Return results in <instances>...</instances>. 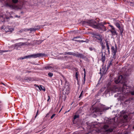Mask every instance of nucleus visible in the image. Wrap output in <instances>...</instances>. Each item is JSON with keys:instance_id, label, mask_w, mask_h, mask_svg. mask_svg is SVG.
<instances>
[{"instance_id": "obj_45", "label": "nucleus", "mask_w": 134, "mask_h": 134, "mask_svg": "<svg viewBox=\"0 0 134 134\" xmlns=\"http://www.w3.org/2000/svg\"><path fill=\"white\" fill-rule=\"evenodd\" d=\"M38 110H37V111L36 115L35 117V118H36V117L37 115L38 114Z\"/></svg>"}, {"instance_id": "obj_34", "label": "nucleus", "mask_w": 134, "mask_h": 134, "mask_svg": "<svg viewBox=\"0 0 134 134\" xmlns=\"http://www.w3.org/2000/svg\"><path fill=\"white\" fill-rule=\"evenodd\" d=\"M48 75L49 76L51 77L53 76V74L52 73L49 72L48 73Z\"/></svg>"}, {"instance_id": "obj_5", "label": "nucleus", "mask_w": 134, "mask_h": 134, "mask_svg": "<svg viewBox=\"0 0 134 134\" xmlns=\"http://www.w3.org/2000/svg\"><path fill=\"white\" fill-rule=\"evenodd\" d=\"M46 55V54L44 53H40L33 54L32 55L26 56H25V59L30 58L32 57H33L34 58H35L37 57H43V56H45Z\"/></svg>"}, {"instance_id": "obj_46", "label": "nucleus", "mask_w": 134, "mask_h": 134, "mask_svg": "<svg viewBox=\"0 0 134 134\" xmlns=\"http://www.w3.org/2000/svg\"><path fill=\"white\" fill-rule=\"evenodd\" d=\"M25 59V57H21L20 58V59Z\"/></svg>"}, {"instance_id": "obj_29", "label": "nucleus", "mask_w": 134, "mask_h": 134, "mask_svg": "<svg viewBox=\"0 0 134 134\" xmlns=\"http://www.w3.org/2000/svg\"><path fill=\"white\" fill-rule=\"evenodd\" d=\"M116 53H115L114 54V53H113V57L111 58L113 59H114V60L116 58Z\"/></svg>"}, {"instance_id": "obj_28", "label": "nucleus", "mask_w": 134, "mask_h": 134, "mask_svg": "<svg viewBox=\"0 0 134 134\" xmlns=\"http://www.w3.org/2000/svg\"><path fill=\"white\" fill-rule=\"evenodd\" d=\"M100 43L101 45V46H102V48H103V43L102 41V39H101V40H100Z\"/></svg>"}, {"instance_id": "obj_43", "label": "nucleus", "mask_w": 134, "mask_h": 134, "mask_svg": "<svg viewBox=\"0 0 134 134\" xmlns=\"http://www.w3.org/2000/svg\"><path fill=\"white\" fill-rule=\"evenodd\" d=\"M85 74L84 76V81H83V83L84 84V83L85 82Z\"/></svg>"}, {"instance_id": "obj_49", "label": "nucleus", "mask_w": 134, "mask_h": 134, "mask_svg": "<svg viewBox=\"0 0 134 134\" xmlns=\"http://www.w3.org/2000/svg\"><path fill=\"white\" fill-rule=\"evenodd\" d=\"M126 76H129V74L126 73Z\"/></svg>"}, {"instance_id": "obj_36", "label": "nucleus", "mask_w": 134, "mask_h": 134, "mask_svg": "<svg viewBox=\"0 0 134 134\" xmlns=\"http://www.w3.org/2000/svg\"><path fill=\"white\" fill-rule=\"evenodd\" d=\"M8 51H2L1 50H0V53H2L3 52H7Z\"/></svg>"}, {"instance_id": "obj_15", "label": "nucleus", "mask_w": 134, "mask_h": 134, "mask_svg": "<svg viewBox=\"0 0 134 134\" xmlns=\"http://www.w3.org/2000/svg\"><path fill=\"white\" fill-rule=\"evenodd\" d=\"M95 38L97 39L99 41L102 39L101 35L99 34L97 35H95Z\"/></svg>"}, {"instance_id": "obj_7", "label": "nucleus", "mask_w": 134, "mask_h": 134, "mask_svg": "<svg viewBox=\"0 0 134 134\" xmlns=\"http://www.w3.org/2000/svg\"><path fill=\"white\" fill-rule=\"evenodd\" d=\"M43 27V26H39L37 25L35 26L34 28H30L29 29H24V31H29V30L30 31V32L32 31H35L37 30H38L40 29L41 27Z\"/></svg>"}, {"instance_id": "obj_23", "label": "nucleus", "mask_w": 134, "mask_h": 134, "mask_svg": "<svg viewBox=\"0 0 134 134\" xmlns=\"http://www.w3.org/2000/svg\"><path fill=\"white\" fill-rule=\"evenodd\" d=\"M104 68H103L102 69H100V71L101 72H100V73L101 74L102 73H102L103 74H104L105 73V70H104Z\"/></svg>"}, {"instance_id": "obj_16", "label": "nucleus", "mask_w": 134, "mask_h": 134, "mask_svg": "<svg viewBox=\"0 0 134 134\" xmlns=\"http://www.w3.org/2000/svg\"><path fill=\"white\" fill-rule=\"evenodd\" d=\"M76 57L82 58H84V55L82 54L79 53L77 52V54Z\"/></svg>"}, {"instance_id": "obj_55", "label": "nucleus", "mask_w": 134, "mask_h": 134, "mask_svg": "<svg viewBox=\"0 0 134 134\" xmlns=\"http://www.w3.org/2000/svg\"><path fill=\"white\" fill-rule=\"evenodd\" d=\"M7 19H8V17L7 18Z\"/></svg>"}, {"instance_id": "obj_56", "label": "nucleus", "mask_w": 134, "mask_h": 134, "mask_svg": "<svg viewBox=\"0 0 134 134\" xmlns=\"http://www.w3.org/2000/svg\"><path fill=\"white\" fill-rule=\"evenodd\" d=\"M1 103V101H0V103Z\"/></svg>"}, {"instance_id": "obj_6", "label": "nucleus", "mask_w": 134, "mask_h": 134, "mask_svg": "<svg viewBox=\"0 0 134 134\" xmlns=\"http://www.w3.org/2000/svg\"><path fill=\"white\" fill-rule=\"evenodd\" d=\"M12 1L13 4L8 3L7 4V5L10 8L13 9H15L17 8V7L14 4L17 3L18 2V0H12Z\"/></svg>"}, {"instance_id": "obj_26", "label": "nucleus", "mask_w": 134, "mask_h": 134, "mask_svg": "<svg viewBox=\"0 0 134 134\" xmlns=\"http://www.w3.org/2000/svg\"><path fill=\"white\" fill-rule=\"evenodd\" d=\"M130 93L132 95H134V89H133L130 91Z\"/></svg>"}, {"instance_id": "obj_50", "label": "nucleus", "mask_w": 134, "mask_h": 134, "mask_svg": "<svg viewBox=\"0 0 134 134\" xmlns=\"http://www.w3.org/2000/svg\"><path fill=\"white\" fill-rule=\"evenodd\" d=\"M2 83V84L3 85H5V84H4V83Z\"/></svg>"}, {"instance_id": "obj_27", "label": "nucleus", "mask_w": 134, "mask_h": 134, "mask_svg": "<svg viewBox=\"0 0 134 134\" xmlns=\"http://www.w3.org/2000/svg\"><path fill=\"white\" fill-rule=\"evenodd\" d=\"M89 49L91 51H96V49L92 47H89Z\"/></svg>"}, {"instance_id": "obj_20", "label": "nucleus", "mask_w": 134, "mask_h": 134, "mask_svg": "<svg viewBox=\"0 0 134 134\" xmlns=\"http://www.w3.org/2000/svg\"><path fill=\"white\" fill-rule=\"evenodd\" d=\"M25 80H26L27 81L29 82L30 81H32L33 80V79L30 77H26L25 79Z\"/></svg>"}, {"instance_id": "obj_19", "label": "nucleus", "mask_w": 134, "mask_h": 134, "mask_svg": "<svg viewBox=\"0 0 134 134\" xmlns=\"http://www.w3.org/2000/svg\"><path fill=\"white\" fill-rule=\"evenodd\" d=\"M105 55H103V54H102V58H101V60L102 62L104 63L105 61Z\"/></svg>"}, {"instance_id": "obj_40", "label": "nucleus", "mask_w": 134, "mask_h": 134, "mask_svg": "<svg viewBox=\"0 0 134 134\" xmlns=\"http://www.w3.org/2000/svg\"><path fill=\"white\" fill-rule=\"evenodd\" d=\"M78 116L77 115H75L74 116V119L75 120L76 118H78Z\"/></svg>"}, {"instance_id": "obj_17", "label": "nucleus", "mask_w": 134, "mask_h": 134, "mask_svg": "<svg viewBox=\"0 0 134 134\" xmlns=\"http://www.w3.org/2000/svg\"><path fill=\"white\" fill-rule=\"evenodd\" d=\"M115 22L114 23L115 24L118 28H119L120 27V22L118 21H115Z\"/></svg>"}, {"instance_id": "obj_10", "label": "nucleus", "mask_w": 134, "mask_h": 134, "mask_svg": "<svg viewBox=\"0 0 134 134\" xmlns=\"http://www.w3.org/2000/svg\"><path fill=\"white\" fill-rule=\"evenodd\" d=\"M35 86L36 87V88L37 90H39L40 91L42 90L44 91H45V89L43 86L41 85H40V86H39L36 85H35Z\"/></svg>"}, {"instance_id": "obj_12", "label": "nucleus", "mask_w": 134, "mask_h": 134, "mask_svg": "<svg viewBox=\"0 0 134 134\" xmlns=\"http://www.w3.org/2000/svg\"><path fill=\"white\" fill-rule=\"evenodd\" d=\"M86 124L87 125L89 126L90 128H93L96 127L95 124H90L88 122H86Z\"/></svg>"}, {"instance_id": "obj_24", "label": "nucleus", "mask_w": 134, "mask_h": 134, "mask_svg": "<svg viewBox=\"0 0 134 134\" xmlns=\"http://www.w3.org/2000/svg\"><path fill=\"white\" fill-rule=\"evenodd\" d=\"M26 42H25V43H23V42L20 43H19L18 44V46H21V45H25L26 44Z\"/></svg>"}, {"instance_id": "obj_30", "label": "nucleus", "mask_w": 134, "mask_h": 134, "mask_svg": "<svg viewBox=\"0 0 134 134\" xmlns=\"http://www.w3.org/2000/svg\"><path fill=\"white\" fill-rule=\"evenodd\" d=\"M125 98V96H123L122 97H120V100L123 101L124 100V99Z\"/></svg>"}, {"instance_id": "obj_1", "label": "nucleus", "mask_w": 134, "mask_h": 134, "mask_svg": "<svg viewBox=\"0 0 134 134\" xmlns=\"http://www.w3.org/2000/svg\"><path fill=\"white\" fill-rule=\"evenodd\" d=\"M115 118L112 119H107L106 121L105 122V124L103 128L98 129L97 132L98 133L104 132L108 133L112 132L114 128H115L114 125L115 124Z\"/></svg>"}, {"instance_id": "obj_3", "label": "nucleus", "mask_w": 134, "mask_h": 134, "mask_svg": "<svg viewBox=\"0 0 134 134\" xmlns=\"http://www.w3.org/2000/svg\"><path fill=\"white\" fill-rule=\"evenodd\" d=\"M114 81L116 84L120 83L123 84V87L121 89V91L123 93L125 94L128 92V89L129 87L126 86V79L122 75L119 76L117 79L115 80Z\"/></svg>"}, {"instance_id": "obj_37", "label": "nucleus", "mask_w": 134, "mask_h": 134, "mask_svg": "<svg viewBox=\"0 0 134 134\" xmlns=\"http://www.w3.org/2000/svg\"><path fill=\"white\" fill-rule=\"evenodd\" d=\"M114 60H115L114 59H113L112 58H111L109 61H111V62H113V63L114 61Z\"/></svg>"}, {"instance_id": "obj_21", "label": "nucleus", "mask_w": 134, "mask_h": 134, "mask_svg": "<svg viewBox=\"0 0 134 134\" xmlns=\"http://www.w3.org/2000/svg\"><path fill=\"white\" fill-rule=\"evenodd\" d=\"M106 43L107 49L108 50V52L110 53V51L109 50V47L108 45V41H106Z\"/></svg>"}, {"instance_id": "obj_42", "label": "nucleus", "mask_w": 134, "mask_h": 134, "mask_svg": "<svg viewBox=\"0 0 134 134\" xmlns=\"http://www.w3.org/2000/svg\"><path fill=\"white\" fill-rule=\"evenodd\" d=\"M55 114H53L52 115L51 117V119H52L55 116Z\"/></svg>"}, {"instance_id": "obj_39", "label": "nucleus", "mask_w": 134, "mask_h": 134, "mask_svg": "<svg viewBox=\"0 0 134 134\" xmlns=\"http://www.w3.org/2000/svg\"><path fill=\"white\" fill-rule=\"evenodd\" d=\"M109 26L111 27V29H112V30H114L115 29V28H114V26H113L112 25H109Z\"/></svg>"}, {"instance_id": "obj_47", "label": "nucleus", "mask_w": 134, "mask_h": 134, "mask_svg": "<svg viewBox=\"0 0 134 134\" xmlns=\"http://www.w3.org/2000/svg\"><path fill=\"white\" fill-rule=\"evenodd\" d=\"M48 99L47 100V101H48L50 99V97H49V96H48Z\"/></svg>"}, {"instance_id": "obj_25", "label": "nucleus", "mask_w": 134, "mask_h": 134, "mask_svg": "<svg viewBox=\"0 0 134 134\" xmlns=\"http://www.w3.org/2000/svg\"><path fill=\"white\" fill-rule=\"evenodd\" d=\"M113 63V62H111V61H109V63H108V67L109 68L110 67V66L112 65V64Z\"/></svg>"}, {"instance_id": "obj_48", "label": "nucleus", "mask_w": 134, "mask_h": 134, "mask_svg": "<svg viewBox=\"0 0 134 134\" xmlns=\"http://www.w3.org/2000/svg\"><path fill=\"white\" fill-rule=\"evenodd\" d=\"M15 17H18V18H19V17H20V16H18V15H16L15 16Z\"/></svg>"}, {"instance_id": "obj_2", "label": "nucleus", "mask_w": 134, "mask_h": 134, "mask_svg": "<svg viewBox=\"0 0 134 134\" xmlns=\"http://www.w3.org/2000/svg\"><path fill=\"white\" fill-rule=\"evenodd\" d=\"M83 24H87L93 28L101 30L102 31H105L106 30V27L104 25L106 24L105 22L97 23L94 20H91L83 21Z\"/></svg>"}, {"instance_id": "obj_52", "label": "nucleus", "mask_w": 134, "mask_h": 134, "mask_svg": "<svg viewBox=\"0 0 134 134\" xmlns=\"http://www.w3.org/2000/svg\"><path fill=\"white\" fill-rule=\"evenodd\" d=\"M1 105H0V110H1Z\"/></svg>"}, {"instance_id": "obj_53", "label": "nucleus", "mask_w": 134, "mask_h": 134, "mask_svg": "<svg viewBox=\"0 0 134 134\" xmlns=\"http://www.w3.org/2000/svg\"><path fill=\"white\" fill-rule=\"evenodd\" d=\"M56 67H54V68H56ZM57 68H56V69H57Z\"/></svg>"}, {"instance_id": "obj_38", "label": "nucleus", "mask_w": 134, "mask_h": 134, "mask_svg": "<svg viewBox=\"0 0 134 134\" xmlns=\"http://www.w3.org/2000/svg\"><path fill=\"white\" fill-rule=\"evenodd\" d=\"M83 91H82L81 92V94H80V96H79V98H81V97L82 96V93H83Z\"/></svg>"}, {"instance_id": "obj_8", "label": "nucleus", "mask_w": 134, "mask_h": 134, "mask_svg": "<svg viewBox=\"0 0 134 134\" xmlns=\"http://www.w3.org/2000/svg\"><path fill=\"white\" fill-rule=\"evenodd\" d=\"M64 90H66L67 93H68V91H69L70 88L69 86V84L68 82L66 80H65V84L64 85Z\"/></svg>"}, {"instance_id": "obj_57", "label": "nucleus", "mask_w": 134, "mask_h": 134, "mask_svg": "<svg viewBox=\"0 0 134 134\" xmlns=\"http://www.w3.org/2000/svg\"><path fill=\"white\" fill-rule=\"evenodd\" d=\"M84 71H85V69H84Z\"/></svg>"}, {"instance_id": "obj_51", "label": "nucleus", "mask_w": 134, "mask_h": 134, "mask_svg": "<svg viewBox=\"0 0 134 134\" xmlns=\"http://www.w3.org/2000/svg\"><path fill=\"white\" fill-rule=\"evenodd\" d=\"M48 115H49V113H48V114H47L46 116H47Z\"/></svg>"}, {"instance_id": "obj_41", "label": "nucleus", "mask_w": 134, "mask_h": 134, "mask_svg": "<svg viewBox=\"0 0 134 134\" xmlns=\"http://www.w3.org/2000/svg\"><path fill=\"white\" fill-rule=\"evenodd\" d=\"M72 52H68L67 53V54L69 55H72Z\"/></svg>"}, {"instance_id": "obj_18", "label": "nucleus", "mask_w": 134, "mask_h": 134, "mask_svg": "<svg viewBox=\"0 0 134 134\" xmlns=\"http://www.w3.org/2000/svg\"><path fill=\"white\" fill-rule=\"evenodd\" d=\"M110 31L111 32L113 35H117V34L115 30V29L113 30H110Z\"/></svg>"}, {"instance_id": "obj_32", "label": "nucleus", "mask_w": 134, "mask_h": 134, "mask_svg": "<svg viewBox=\"0 0 134 134\" xmlns=\"http://www.w3.org/2000/svg\"><path fill=\"white\" fill-rule=\"evenodd\" d=\"M78 71H76V74H75V77L76 79H78Z\"/></svg>"}, {"instance_id": "obj_11", "label": "nucleus", "mask_w": 134, "mask_h": 134, "mask_svg": "<svg viewBox=\"0 0 134 134\" xmlns=\"http://www.w3.org/2000/svg\"><path fill=\"white\" fill-rule=\"evenodd\" d=\"M111 90L114 92H115L118 90V89L117 87L114 86L111 88Z\"/></svg>"}, {"instance_id": "obj_33", "label": "nucleus", "mask_w": 134, "mask_h": 134, "mask_svg": "<svg viewBox=\"0 0 134 134\" xmlns=\"http://www.w3.org/2000/svg\"><path fill=\"white\" fill-rule=\"evenodd\" d=\"M75 41L77 42H79L80 43L83 42H85V41H83V40H75Z\"/></svg>"}, {"instance_id": "obj_4", "label": "nucleus", "mask_w": 134, "mask_h": 134, "mask_svg": "<svg viewBox=\"0 0 134 134\" xmlns=\"http://www.w3.org/2000/svg\"><path fill=\"white\" fill-rule=\"evenodd\" d=\"M109 107H101L100 108H96L93 109V112H95L98 114H102L106 111L109 109Z\"/></svg>"}, {"instance_id": "obj_9", "label": "nucleus", "mask_w": 134, "mask_h": 134, "mask_svg": "<svg viewBox=\"0 0 134 134\" xmlns=\"http://www.w3.org/2000/svg\"><path fill=\"white\" fill-rule=\"evenodd\" d=\"M121 113V115L123 117V118L125 120H127V119L128 115L125 114V111L124 110H122L120 112Z\"/></svg>"}, {"instance_id": "obj_54", "label": "nucleus", "mask_w": 134, "mask_h": 134, "mask_svg": "<svg viewBox=\"0 0 134 134\" xmlns=\"http://www.w3.org/2000/svg\"><path fill=\"white\" fill-rule=\"evenodd\" d=\"M133 129H134V126H133Z\"/></svg>"}, {"instance_id": "obj_35", "label": "nucleus", "mask_w": 134, "mask_h": 134, "mask_svg": "<svg viewBox=\"0 0 134 134\" xmlns=\"http://www.w3.org/2000/svg\"><path fill=\"white\" fill-rule=\"evenodd\" d=\"M77 52L76 53H72V55L75 56L76 57H77Z\"/></svg>"}, {"instance_id": "obj_44", "label": "nucleus", "mask_w": 134, "mask_h": 134, "mask_svg": "<svg viewBox=\"0 0 134 134\" xmlns=\"http://www.w3.org/2000/svg\"><path fill=\"white\" fill-rule=\"evenodd\" d=\"M79 37H78V36L76 37H74V38H73V39H74V40L75 41V39H76V38H79Z\"/></svg>"}, {"instance_id": "obj_22", "label": "nucleus", "mask_w": 134, "mask_h": 134, "mask_svg": "<svg viewBox=\"0 0 134 134\" xmlns=\"http://www.w3.org/2000/svg\"><path fill=\"white\" fill-rule=\"evenodd\" d=\"M118 29L120 30V34H122V33L123 32L124 30L123 28L122 27H120Z\"/></svg>"}, {"instance_id": "obj_14", "label": "nucleus", "mask_w": 134, "mask_h": 134, "mask_svg": "<svg viewBox=\"0 0 134 134\" xmlns=\"http://www.w3.org/2000/svg\"><path fill=\"white\" fill-rule=\"evenodd\" d=\"M111 50L112 52H113V53H114V54L115 53H116V52H117V47L116 46L115 48H114V46H112L111 47Z\"/></svg>"}, {"instance_id": "obj_31", "label": "nucleus", "mask_w": 134, "mask_h": 134, "mask_svg": "<svg viewBox=\"0 0 134 134\" xmlns=\"http://www.w3.org/2000/svg\"><path fill=\"white\" fill-rule=\"evenodd\" d=\"M52 68V67L51 66H46L45 67V68L46 69H50Z\"/></svg>"}, {"instance_id": "obj_13", "label": "nucleus", "mask_w": 134, "mask_h": 134, "mask_svg": "<svg viewBox=\"0 0 134 134\" xmlns=\"http://www.w3.org/2000/svg\"><path fill=\"white\" fill-rule=\"evenodd\" d=\"M13 30L14 29L12 27L10 26L7 27L5 28V31L7 32H12Z\"/></svg>"}]
</instances>
